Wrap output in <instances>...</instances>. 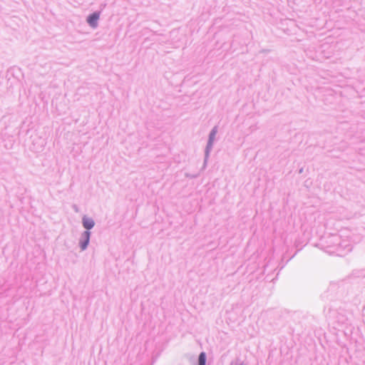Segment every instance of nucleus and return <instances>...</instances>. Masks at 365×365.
Segmentation results:
<instances>
[{
    "label": "nucleus",
    "mask_w": 365,
    "mask_h": 365,
    "mask_svg": "<svg viewBox=\"0 0 365 365\" xmlns=\"http://www.w3.org/2000/svg\"><path fill=\"white\" fill-rule=\"evenodd\" d=\"M90 232L86 231L82 235V240L80 242L81 250H85L88 244L89 239H90Z\"/></svg>",
    "instance_id": "f257e3e1"
},
{
    "label": "nucleus",
    "mask_w": 365,
    "mask_h": 365,
    "mask_svg": "<svg viewBox=\"0 0 365 365\" xmlns=\"http://www.w3.org/2000/svg\"><path fill=\"white\" fill-rule=\"evenodd\" d=\"M83 225L86 229L90 230L94 226V222L91 218L85 216L83 218Z\"/></svg>",
    "instance_id": "7ed1b4c3"
},
{
    "label": "nucleus",
    "mask_w": 365,
    "mask_h": 365,
    "mask_svg": "<svg viewBox=\"0 0 365 365\" xmlns=\"http://www.w3.org/2000/svg\"><path fill=\"white\" fill-rule=\"evenodd\" d=\"M205 353H201L199 356V365H205Z\"/></svg>",
    "instance_id": "20e7f679"
},
{
    "label": "nucleus",
    "mask_w": 365,
    "mask_h": 365,
    "mask_svg": "<svg viewBox=\"0 0 365 365\" xmlns=\"http://www.w3.org/2000/svg\"><path fill=\"white\" fill-rule=\"evenodd\" d=\"M99 19V14L98 13H93L90 15L88 18V23L93 27H96L97 22Z\"/></svg>",
    "instance_id": "f03ea898"
}]
</instances>
